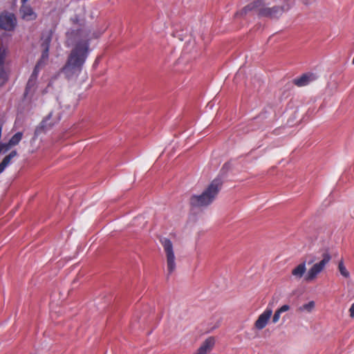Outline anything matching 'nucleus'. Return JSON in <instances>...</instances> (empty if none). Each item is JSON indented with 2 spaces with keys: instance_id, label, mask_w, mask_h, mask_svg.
<instances>
[{
  "instance_id": "nucleus-11",
  "label": "nucleus",
  "mask_w": 354,
  "mask_h": 354,
  "mask_svg": "<svg viewBox=\"0 0 354 354\" xmlns=\"http://www.w3.org/2000/svg\"><path fill=\"white\" fill-rule=\"evenodd\" d=\"M315 79V77L313 74L305 73V74H303L301 76L294 79L293 83L296 86H297L299 87H301V86L308 85L310 82L313 81Z\"/></svg>"
},
{
  "instance_id": "nucleus-17",
  "label": "nucleus",
  "mask_w": 354,
  "mask_h": 354,
  "mask_svg": "<svg viewBox=\"0 0 354 354\" xmlns=\"http://www.w3.org/2000/svg\"><path fill=\"white\" fill-rule=\"evenodd\" d=\"M289 309H290V306H288V305H287V304L283 305V306H282L281 308H279V309H277V310L275 311V313H274V315H273V317H272V322H273L274 324H275V323L278 322H279V319H280V315H281V313H285V312H286V311H288V310H289Z\"/></svg>"
},
{
  "instance_id": "nucleus-15",
  "label": "nucleus",
  "mask_w": 354,
  "mask_h": 354,
  "mask_svg": "<svg viewBox=\"0 0 354 354\" xmlns=\"http://www.w3.org/2000/svg\"><path fill=\"white\" fill-rule=\"evenodd\" d=\"M306 270V263H301L292 270V274L297 279H301Z\"/></svg>"
},
{
  "instance_id": "nucleus-12",
  "label": "nucleus",
  "mask_w": 354,
  "mask_h": 354,
  "mask_svg": "<svg viewBox=\"0 0 354 354\" xmlns=\"http://www.w3.org/2000/svg\"><path fill=\"white\" fill-rule=\"evenodd\" d=\"M20 13L22 18L26 20H33L37 17L36 14L33 12L32 8L28 5H21Z\"/></svg>"
},
{
  "instance_id": "nucleus-2",
  "label": "nucleus",
  "mask_w": 354,
  "mask_h": 354,
  "mask_svg": "<svg viewBox=\"0 0 354 354\" xmlns=\"http://www.w3.org/2000/svg\"><path fill=\"white\" fill-rule=\"evenodd\" d=\"M290 6L288 3L281 6H273L272 7L266 5L263 0H254L252 3L243 8L241 14L246 15L249 11H254L260 17L270 19H277L285 12L290 9Z\"/></svg>"
},
{
  "instance_id": "nucleus-5",
  "label": "nucleus",
  "mask_w": 354,
  "mask_h": 354,
  "mask_svg": "<svg viewBox=\"0 0 354 354\" xmlns=\"http://www.w3.org/2000/svg\"><path fill=\"white\" fill-rule=\"evenodd\" d=\"M164 250L166 253L167 266L168 274L173 273L176 269L175 255L171 241L167 238H162L160 240Z\"/></svg>"
},
{
  "instance_id": "nucleus-10",
  "label": "nucleus",
  "mask_w": 354,
  "mask_h": 354,
  "mask_svg": "<svg viewBox=\"0 0 354 354\" xmlns=\"http://www.w3.org/2000/svg\"><path fill=\"white\" fill-rule=\"evenodd\" d=\"M51 41V35L49 34L46 38L44 39L41 47L43 48V52L41 56V58L37 62V63H40V64L44 66L48 59V52L50 43Z\"/></svg>"
},
{
  "instance_id": "nucleus-23",
  "label": "nucleus",
  "mask_w": 354,
  "mask_h": 354,
  "mask_svg": "<svg viewBox=\"0 0 354 354\" xmlns=\"http://www.w3.org/2000/svg\"><path fill=\"white\" fill-rule=\"evenodd\" d=\"M43 66V65L40 64V63H37L35 65L33 71L32 73V75L38 76V74L39 73L40 68Z\"/></svg>"
},
{
  "instance_id": "nucleus-9",
  "label": "nucleus",
  "mask_w": 354,
  "mask_h": 354,
  "mask_svg": "<svg viewBox=\"0 0 354 354\" xmlns=\"http://www.w3.org/2000/svg\"><path fill=\"white\" fill-rule=\"evenodd\" d=\"M214 344V338L213 337H209L202 343L198 350L193 354H207L212 350Z\"/></svg>"
},
{
  "instance_id": "nucleus-6",
  "label": "nucleus",
  "mask_w": 354,
  "mask_h": 354,
  "mask_svg": "<svg viewBox=\"0 0 354 354\" xmlns=\"http://www.w3.org/2000/svg\"><path fill=\"white\" fill-rule=\"evenodd\" d=\"M59 120L60 117L59 115L53 117V113L50 112L36 127L35 136H39L42 133L50 129Z\"/></svg>"
},
{
  "instance_id": "nucleus-20",
  "label": "nucleus",
  "mask_w": 354,
  "mask_h": 354,
  "mask_svg": "<svg viewBox=\"0 0 354 354\" xmlns=\"http://www.w3.org/2000/svg\"><path fill=\"white\" fill-rule=\"evenodd\" d=\"M338 270L340 274L345 278H348L350 277V273L346 268L344 262L341 260L338 263Z\"/></svg>"
},
{
  "instance_id": "nucleus-8",
  "label": "nucleus",
  "mask_w": 354,
  "mask_h": 354,
  "mask_svg": "<svg viewBox=\"0 0 354 354\" xmlns=\"http://www.w3.org/2000/svg\"><path fill=\"white\" fill-rule=\"evenodd\" d=\"M272 314V310L268 307L263 311V313H261L259 316L258 319L255 322V323H254L255 327L258 330H262L263 328H264L266 326V325L268 322V320L270 319Z\"/></svg>"
},
{
  "instance_id": "nucleus-19",
  "label": "nucleus",
  "mask_w": 354,
  "mask_h": 354,
  "mask_svg": "<svg viewBox=\"0 0 354 354\" xmlns=\"http://www.w3.org/2000/svg\"><path fill=\"white\" fill-rule=\"evenodd\" d=\"M315 304L313 301H310L299 308V311H306L310 313L315 308Z\"/></svg>"
},
{
  "instance_id": "nucleus-13",
  "label": "nucleus",
  "mask_w": 354,
  "mask_h": 354,
  "mask_svg": "<svg viewBox=\"0 0 354 354\" xmlns=\"http://www.w3.org/2000/svg\"><path fill=\"white\" fill-rule=\"evenodd\" d=\"M17 156V152L15 150L12 151L8 155L6 156L2 161L0 162V174H1L5 169L10 165L12 160Z\"/></svg>"
},
{
  "instance_id": "nucleus-24",
  "label": "nucleus",
  "mask_w": 354,
  "mask_h": 354,
  "mask_svg": "<svg viewBox=\"0 0 354 354\" xmlns=\"http://www.w3.org/2000/svg\"><path fill=\"white\" fill-rule=\"evenodd\" d=\"M349 313H350V317L353 318L354 317V303L351 305V308H349Z\"/></svg>"
},
{
  "instance_id": "nucleus-25",
  "label": "nucleus",
  "mask_w": 354,
  "mask_h": 354,
  "mask_svg": "<svg viewBox=\"0 0 354 354\" xmlns=\"http://www.w3.org/2000/svg\"><path fill=\"white\" fill-rule=\"evenodd\" d=\"M37 75H32L31 74V75L29 77V80H32V82H36L37 81Z\"/></svg>"
},
{
  "instance_id": "nucleus-4",
  "label": "nucleus",
  "mask_w": 354,
  "mask_h": 354,
  "mask_svg": "<svg viewBox=\"0 0 354 354\" xmlns=\"http://www.w3.org/2000/svg\"><path fill=\"white\" fill-rule=\"evenodd\" d=\"M322 260L315 263L308 271V273L306 276V280L308 281H310L314 280L317 276L322 272L325 268L326 266L330 262L331 260V256L328 251L324 252L322 254Z\"/></svg>"
},
{
  "instance_id": "nucleus-22",
  "label": "nucleus",
  "mask_w": 354,
  "mask_h": 354,
  "mask_svg": "<svg viewBox=\"0 0 354 354\" xmlns=\"http://www.w3.org/2000/svg\"><path fill=\"white\" fill-rule=\"evenodd\" d=\"M12 147L11 145H9V142L8 143L0 144V153L1 152L5 153L8 151Z\"/></svg>"
},
{
  "instance_id": "nucleus-14",
  "label": "nucleus",
  "mask_w": 354,
  "mask_h": 354,
  "mask_svg": "<svg viewBox=\"0 0 354 354\" xmlns=\"http://www.w3.org/2000/svg\"><path fill=\"white\" fill-rule=\"evenodd\" d=\"M36 88H37V82H32V80H28L26 86L25 92L24 94V97L25 98H27V97L31 98L33 96V95L36 91Z\"/></svg>"
},
{
  "instance_id": "nucleus-7",
  "label": "nucleus",
  "mask_w": 354,
  "mask_h": 354,
  "mask_svg": "<svg viewBox=\"0 0 354 354\" xmlns=\"http://www.w3.org/2000/svg\"><path fill=\"white\" fill-rule=\"evenodd\" d=\"M17 26V19L14 14L8 12H0V29L12 31Z\"/></svg>"
},
{
  "instance_id": "nucleus-18",
  "label": "nucleus",
  "mask_w": 354,
  "mask_h": 354,
  "mask_svg": "<svg viewBox=\"0 0 354 354\" xmlns=\"http://www.w3.org/2000/svg\"><path fill=\"white\" fill-rule=\"evenodd\" d=\"M22 137H23L22 132L16 133L9 140V145H11L12 147L17 145L19 143V142L21 140Z\"/></svg>"
},
{
  "instance_id": "nucleus-21",
  "label": "nucleus",
  "mask_w": 354,
  "mask_h": 354,
  "mask_svg": "<svg viewBox=\"0 0 354 354\" xmlns=\"http://www.w3.org/2000/svg\"><path fill=\"white\" fill-rule=\"evenodd\" d=\"M7 53V48L5 46H3L2 40L0 39V55L3 57V59H6Z\"/></svg>"
},
{
  "instance_id": "nucleus-3",
  "label": "nucleus",
  "mask_w": 354,
  "mask_h": 354,
  "mask_svg": "<svg viewBox=\"0 0 354 354\" xmlns=\"http://www.w3.org/2000/svg\"><path fill=\"white\" fill-rule=\"evenodd\" d=\"M222 187V181L214 179L200 195H193L189 199L192 207H203L209 205L215 200Z\"/></svg>"
},
{
  "instance_id": "nucleus-1",
  "label": "nucleus",
  "mask_w": 354,
  "mask_h": 354,
  "mask_svg": "<svg viewBox=\"0 0 354 354\" xmlns=\"http://www.w3.org/2000/svg\"><path fill=\"white\" fill-rule=\"evenodd\" d=\"M89 50V40L88 39H82L75 42L63 68V71L68 77L73 75L77 76L81 73Z\"/></svg>"
},
{
  "instance_id": "nucleus-26",
  "label": "nucleus",
  "mask_w": 354,
  "mask_h": 354,
  "mask_svg": "<svg viewBox=\"0 0 354 354\" xmlns=\"http://www.w3.org/2000/svg\"><path fill=\"white\" fill-rule=\"evenodd\" d=\"M28 0H21V5H26Z\"/></svg>"
},
{
  "instance_id": "nucleus-16",
  "label": "nucleus",
  "mask_w": 354,
  "mask_h": 354,
  "mask_svg": "<svg viewBox=\"0 0 354 354\" xmlns=\"http://www.w3.org/2000/svg\"><path fill=\"white\" fill-rule=\"evenodd\" d=\"M5 60L0 55V86L4 84L8 80V74L4 69Z\"/></svg>"
}]
</instances>
